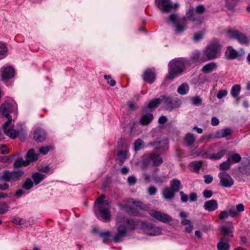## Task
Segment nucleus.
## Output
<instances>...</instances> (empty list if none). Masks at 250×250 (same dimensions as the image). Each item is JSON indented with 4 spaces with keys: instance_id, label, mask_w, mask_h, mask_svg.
<instances>
[{
    "instance_id": "obj_54",
    "label": "nucleus",
    "mask_w": 250,
    "mask_h": 250,
    "mask_svg": "<svg viewBox=\"0 0 250 250\" xmlns=\"http://www.w3.org/2000/svg\"><path fill=\"white\" fill-rule=\"evenodd\" d=\"M192 103L195 105H199L201 104V99L199 97H193L191 99Z\"/></svg>"
},
{
    "instance_id": "obj_23",
    "label": "nucleus",
    "mask_w": 250,
    "mask_h": 250,
    "mask_svg": "<svg viewBox=\"0 0 250 250\" xmlns=\"http://www.w3.org/2000/svg\"><path fill=\"white\" fill-rule=\"evenodd\" d=\"M217 68V64L214 62H211L204 65L202 71L205 73H209L216 70Z\"/></svg>"
},
{
    "instance_id": "obj_63",
    "label": "nucleus",
    "mask_w": 250,
    "mask_h": 250,
    "mask_svg": "<svg viewBox=\"0 0 250 250\" xmlns=\"http://www.w3.org/2000/svg\"><path fill=\"white\" fill-rule=\"evenodd\" d=\"M197 198V196L196 193L195 192H192L189 195V201L190 202H195Z\"/></svg>"
},
{
    "instance_id": "obj_52",
    "label": "nucleus",
    "mask_w": 250,
    "mask_h": 250,
    "mask_svg": "<svg viewBox=\"0 0 250 250\" xmlns=\"http://www.w3.org/2000/svg\"><path fill=\"white\" fill-rule=\"evenodd\" d=\"M51 146H42L39 148V151L41 154H47L49 151L51 149Z\"/></svg>"
},
{
    "instance_id": "obj_38",
    "label": "nucleus",
    "mask_w": 250,
    "mask_h": 250,
    "mask_svg": "<svg viewBox=\"0 0 250 250\" xmlns=\"http://www.w3.org/2000/svg\"><path fill=\"white\" fill-rule=\"evenodd\" d=\"M127 151H120L117 154L118 159L123 163L125 160L127 158Z\"/></svg>"
},
{
    "instance_id": "obj_33",
    "label": "nucleus",
    "mask_w": 250,
    "mask_h": 250,
    "mask_svg": "<svg viewBox=\"0 0 250 250\" xmlns=\"http://www.w3.org/2000/svg\"><path fill=\"white\" fill-rule=\"evenodd\" d=\"M45 178V175L39 172L33 173L32 178L35 185L39 184Z\"/></svg>"
},
{
    "instance_id": "obj_21",
    "label": "nucleus",
    "mask_w": 250,
    "mask_h": 250,
    "mask_svg": "<svg viewBox=\"0 0 250 250\" xmlns=\"http://www.w3.org/2000/svg\"><path fill=\"white\" fill-rule=\"evenodd\" d=\"M155 79V75L153 71L150 69H147L144 72L143 79L146 82L152 83L154 82Z\"/></svg>"
},
{
    "instance_id": "obj_8",
    "label": "nucleus",
    "mask_w": 250,
    "mask_h": 250,
    "mask_svg": "<svg viewBox=\"0 0 250 250\" xmlns=\"http://www.w3.org/2000/svg\"><path fill=\"white\" fill-rule=\"evenodd\" d=\"M27 160H23L22 159H17L14 164L15 168L21 167H25L28 165L30 162L36 161L38 158V155L36 154L33 149H30L27 153Z\"/></svg>"
},
{
    "instance_id": "obj_30",
    "label": "nucleus",
    "mask_w": 250,
    "mask_h": 250,
    "mask_svg": "<svg viewBox=\"0 0 250 250\" xmlns=\"http://www.w3.org/2000/svg\"><path fill=\"white\" fill-rule=\"evenodd\" d=\"M232 131L229 128H224L216 132V137L217 138H223L230 135Z\"/></svg>"
},
{
    "instance_id": "obj_50",
    "label": "nucleus",
    "mask_w": 250,
    "mask_h": 250,
    "mask_svg": "<svg viewBox=\"0 0 250 250\" xmlns=\"http://www.w3.org/2000/svg\"><path fill=\"white\" fill-rule=\"evenodd\" d=\"M14 155L5 156L0 158V161L4 163H10L12 161Z\"/></svg>"
},
{
    "instance_id": "obj_14",
    "label": "nucleus",
    "mask_w": 250,
    "mask_h": 250,
    "mask_svg": "<svg viewBox=\"0 0 250 250\" xmlns=\"http://www.w3.org/2000/svg\"><path fill=\"white\" fill-rule=\"evenodd\" d=\"M149 214L153 218L164 223H167L173 220L172 218L167 214L155 210H151Z\"/></svg>"
},
{
    "instance_id": "obj_40",
    "label": "nucleus",
    "mask_w": 250,
    "mask_h": 250,
    "mask_svg": "<svg viewBox=\"0 0 250 250\" xmlns=\"http://www.w3.org/2000/svg\"><path fill=\"white\" fill-rule=\"evenodd\" d=\"M185 141L188 146L192 145L195 141L194 135L190 133H188L185 136Z\"/></svg>"
},
{
    "instance_id": "obj_11",
    "label": "nucleus",
    "mask_w": 250,
    "mask_h": 250,
    "mask_svg": "<svg viewBox=\"0 0 250 250\" xmlns=\"http://www.w3.org/2000/svg\"><path fill=\"white\" fill-rule=\"evenodd\" d=\"M158 7L164 12H169L179 7V4L172 3L170 0H155Z\"/></svg>"
},
{
    "instance_id": "obj_53",
    "label": "nucleus",
    "mask_w": 250,
    "mask_h": 250,
    "mask_svg": "<svg viewBox=\"0 0 250 250\" xmlns=\"http://www.w3.org/2000/svg\"><path fill=\"white\" fill-rule=\"evenodd\" d=\"M38 170L42 172L49 173L50 170V168L48 166H40L38 167Z\"/></svg>"
},
{
    "instance_id": "obj_25",
    "label": "nucleus",
    "mask_w": 250,
    "mask_h": 250,
    "mask_svg": "<svg viewBox=\"0 0 250 250\" xmlns=\"http://www.w3.org/2000/svg\"><path fill=\"white\" fill-rule=\"evenodd\" d=\"M163 101H164L163 98L162 99L160 98H157L153 100L148 104L147 106L144 108V112H145V111L147 109H149L150 111H151L152 110L157 107Z\"/></svg>"
},
{
    "instance_id": "obj_10",
    "label": "nucleus",
    "mask_w": 250,
    "mask_h": 250,
    "mask_svg": "<svg viewBox=\"0 0 250 250\" xmlns=\"http://www.w3.org/2000/svg\"><path fill=\"white\" fill-rule=\"evenodd\" d=\"M117 221L118 224H122L126 225V228L128 229L134 230L136 227L139 225L140 221L136 219L127 218L121 214H119L117 218Z\"/></svg>"
},
{
    "instance_id": "obj_24",
    "label": "nucleus",
    "mask_w": 250,
    "mask_h": 250,
    "mask_svg": "<svg viewBox=\"0 0 250 250\" xmlns=\"http://www.w3.org/2000/svg\"><path fill=\"white\" fill-rule=\"evenodd\" d=\"M153 119V115L151 113H143L140 123L142 125H146L150 123Z\"/></svg>"
},
{
    "instance_id": "obj_39",
    "label": "nucleus",
    "mask_w": 250,
    "mask_h": 250,
    "mask_svg": "<svg viewBox=\"0 0 250 250\" xmlns=\"http://www.w3.org/2000/svg\"><path fill=\"white\" fill-rule=\"evenodd\" d=\"M99 235L101 237L103 238V241L105 243L110 239V233L109 231L100 232Z\"/></svg>"
},
{
    "instance_id": "obj_42",
    "label": "nucleus",
    "mask_w": 250,
    "mask_h": 250,
    "mask_svg": "<svg viewBox=\"0 0 250 250\" xmlns=\"http://www.w3.org/2000/svg\"><path fill=\"white\" fill-rule=\"evenodd\" d=\"M144 142L140 139H137L134 143V150L138 151L144 147Z\"/></svg>"
},
{
    "instance_id": "obj_46",
    "label": "nucleus",
    "mask_w": 250,
    "mask_h": 250,
    "mask_svg": "<svg viewBox=\"0 0 250 250\" xmlns=\"http://www.w3.org/2000/svg\"><path fill=\"white\" fill-rule=\"evenodd\" d=\"M205 32V30L204 29L202 31L196 33L194 34L193 40L195 42H198L203 38L204 34Z\"/></svg>"
},
{
    "instance_id": "obj_57",
    "label": "nucleus",
    "mask_w": 250,
    "mask_h": 250,
    "mask_svg": "<svg viewBox=\"0 0 250 250\" xmlns=\"http://www.w3.org/2000/svg\"><path fill=\"white\" fill-rule=\"evenodd\" d=\"M199 152L197 153V155H201L204 156H205L208 152L205 146L202 147L200 149L198 150Z\"/></svg>"
},
{
    "instance_id": "obj_60",
    "label": "nucleus",
    "mask_w": 250,
    "mask_h": 250,
    "mask_svg": "<svg viewBox=\"0 0 250 250\" xmlns=\"http://www.w3.org/2000/svg\"><path fill=\"white\" fill-rule=\"evenodd\" d=\"M180 195L181 201L183 202H186L188 200V196L185 194L183 191L180 192Z\"/></svg>"
},
{
    "instance_id": "obj_18",
    "label": "nucleus",
    "mask_w": 250,
    "mask_h": 250,
    "mask_svg": "<svg viewBox=\"0 0 250 250\" xmlns=\"http://www.w3.org/2000/svg\"><path fill=\"white\" fill-rule=\"evenodd\" d=\"M117 229V232L114 237V241L115 242H120L122 238L125 236L127 234V229L125 226L122 224H119Z\"/></svg>"
},
{
    "instance_id": "obj_29",
    "label": "nucleus",
    "mask_w": 250,
    "mask_h": 250,
    "mask_svg": "<svg viewBox=\"0 0 250 250\" xmlns=\"http://www.w3.org/2000/svg\"><path fill=\"white\" fill-rule=\"evenodd\" d=\"M181 186V182L177 179H173L170 181V188L175 192L179 190Z\"/></svg>"
},
{
    "instance_id": "obj_32",
    "label": "nucleus",
    "mask_w": 250,
    "mask_h": 250,
    "mask_svg": "<svg viewBox=\"0 0 250 250\" xmlns=\"http://www.w3.org/2000/svg\"><path fill=\"white\" fill-rule=\"evenodd\" d=\"M152 178L155 183L161 184L166 182L169 177L168 175L158 176L154 173L152 175Z\"/></svg>"
},
{
    "instance_id": "obj_9",
    "label": "nucleus",
    "mask_w": 250,
    "mask_h": 250,
    "mask_svg": "<svg viewBox=\"0 0 250 250\" xmlns=\"http://www.w3.org/2000/svg\"><path fill=\"white\" fill-rule=\"evenodd\" d=\"M109 204H97L94 206V210L96 214L98 211L101 215V219L105 222L110 220V212L109 211Z\"/></svg>"
},
{
    "instance_id": "obj_45",
    "label": "nucleus",
    "mask_w": 250,
    "mask_h": 250,
    "mask_svg": "<svg viewBox=\"0 0 250 250\" xmlns=\"http://www.w3.org/2000/svg\"><path fill=\"white\" fill-rule=\"evenodd\" d=\"M231 165V162H230L228 159L227 160L221 163L220 165V169L221 170H227L229 168Z\"/></svg>"
},
{
    "instance_id": "obj_20",
    "label": "nucleus",
    "mask_w": 250,
    "mask_h": 250,
    "mask_svg": "<svg viewBox=\"0 0 250 250\" xmlns=\"http://www.w3.org/2000/svg\"><path fill=\"white\" fill-rule=\"evenodd\" d=\"M33 136L35 141L42 142L44 140L46 133L44 130L41 128H37L34 131Z\"/></svg>"
},
{
    "instance_id": "obj_1",
    "label": "nucleus",
    "mask_w": 250,
    "mask_h": 250,
    "mask_svg": "<svg viewBox=\"0 0 250 250\" xmlns=\"http://www.w3.org/2000/svg\"><path fill=\"white\" fill-rule=\"evenodd\" d=\"M17 110V104L13 100H9L1 106L0 110L2 115L8 119L2 126L4 133L11 138H15L19 133L20 130L14 128L12 125V119L10 113Z\"/></svg>"
},
{
    "instance_id": "obj_37",
    "label": "nucleus",
    "mask_w": 250,
    "mask_h": 250,
    "mask_svg": "<svg viewBox=\"0 0 250 250\" xmlns=\"http://www.w3.org/2000/svg\"><path fill=\"white\" fill-rule=\"evenodd\" d=\"M240 85L239 84H235L232 86L231 90V94L232 97L236 98L240 93Z\"/></svg>"
},
{
    "instance_id": "obj_34",
    "label": "nucleus",
    "mask_w": 250,
    "mask_h": 250,
    "mask_svg": "<svg viewBox=\"0 0 250 250\" xmlns=\"http://www.w3.org/2000/svg\"><path fill=\"white\" fill-rule=\"evenodd\" d=\"M228 159L231 162V164H233L239 162L241 160V157L238 153H234L230 154Z\"/></svg>"
},
{
    "instance_id": "obj_51",
    "label": "nucleus",
    "mask_w": 250,
    "mask_h": 250,
    "mask_svg": "<svg viewBox=\"0 0 250 250\" xmlns=\"http://www.w3.org/2000/svg\"><path fill=\"white\" fill-rule=\"evenodd\" d=\"M228 94V91L226 89H221L219 90L217 94V97L218 99H220L223 97H224L227 96Z\"/></svg>"
},
{
    "instance_id": "obj_36",
    "label": "nucleus",
    "mask_w": 250,
    "mask_h": 250,
    "mask_svg": "<svg viewBox=\"0 0 250 250\" xmlns=\"http://www.w3.org/2000/svg\"><path fill=\"white\" fill-rule=\"evenodd\" d=\"M188 85L186 83H183L178 87L177 91L181 95H184L188 92Z\"/></svg>"
},
{
    "instance_id": "obj_13",
    "label": "nucleus",
    "mask_w": 250,
    "mask_h": 250,
    "mask_svg": "<svg viewBox=\"0 0 250 250\" xmlns=\"http://www.w3.org/2000/svg\"><path fill=\"white\" fill-rule=\"evenodd\" d=\"M141 228L145 232L150 235H156L161 233L160 228L155 226L150 223H141Z\"/></svg>"
},
{
    "instance_id": "obj_22",
    "label": "nucleus",
    "mask_w": 250,
    "mask_h": 250,
    "mask_svg": "<svg viewBox=\"0 0 250 250\" xmlns=\"http://www.w3.org/2000/svg\"><path fill=\"white\" fill-rule=\"evenodd\" d=\"M175 192L169 187H167L162 191L163 197L167 200L172 199L175 196Z\"/></svg>"
},
{
    "instance_id": "obj_16",
    "label": "nucleus",
    "mask_w": 250,
    "mask_h": 250,
    "mask_svg": "<svg viewBox=\"0 0 250 250\" xmlns=\"http://www.w3.org/2000/svg\"><path fill=\"white\" fill-rule=\"evenodd\" d=\"M218 176L220 180V184L222 186L225 187L229 188L233 185V180L231 176L226 172L219 173Z\"/></svg>"
},
{
    "instance_id": "obj_64",
    "label": "nucleus",
    "mask_w": 250,
    "mask_h": 250,
    "mask_svg": "<svg viewBox=\"0 0 250 250\" xmlns=\"http://www.w3.org/2000/svg\"><path fill=\"white\" fill-rule=\"evenodd\" d=\"M0 151L2 154H6L9 152L8 148L5 145H2L0 146Z\"/></svg>"
},
{
    "instance_id": "obj_47",
    "label": "nucleus",
    "mask_w": 250,
    "mask_h": 250,
    "mask_svg": "<svg viewBox=\"0 0 250 250\" xmlns=\"http://www.w3.org/2000/svg\"><path fill=\"white\" fill-rule=\"evenodd\" d=\"M33 186V182L30 179H27L22 186V188L25 189H29Z\"/></svg>"
},
{
    "instance_id": "obj_48",
    "label": "nucleus",
    "mask_w": 250,
    "mask_h": 250,
    "mask_svg": "<svg viewBox=\"0 0 250 250\" xmlns=\"http://www.w3.org/2000/svg\"><path fill=\"white\" fill-rule=\"evenodd\" d=\"M204 208L209 211H212L217 208V204H204Z\"/></svg>"
},
{
    "instance_id": "obj_12",
    "label": "nucleus",
    "mask_w": 250,
    "mask_h": 250,
    "mask_svg": "<svg viewBox=\"0 0 250 250\" xmlns=\"http://www.w3.org/2000/svg\"><path fill=\"white\" fill-rule=\"evenodd\" d=\"M23 174V172L21 170L10 171L5 170L3 171L0 178L6 181H15L19 180Z\"/></svg>"
},
{
    "instance_id": "obj_28",
    "label": "nucleus",
    "mask_w": 250,
    "mask_h": 250,
    "mask_svg": "<svg viewBox=\"0 0 250 250\" xmlns=\"http://www.w3.org/2000/svg\"><path fill=\"white\" fill-rule=\"evenodd\" d=\"M227 58L234 59L238 57V52L231 46H229L225 53Z\"/></svg>"
},
{
    "instance_id": "obj_59",
    "label": "nucleus",
    "mask_w": 250,
    "mask_h": 250,
    "mask_svg": "<svg viewBox=\"0 0 250 250\" xmlns=\"http://www.w3.org/2000/svg\"><path fill=\"white\" fill-rule=\"evenodd\" d=\"M205 179V182L206 184H210L213 180V177L210 175H206L204 176Z\"/></svg>"
},
{
    "instance_id": "obj_17",
    "label": "nucleus",
    "mask_w": 250,
    "mask_h": 250,
    "mask_svg": "<svg viewBox=\"0 0 250 250\" xmlns=\"http://www.w3.org/2000/svg\"><path fill=\"white\" fill-rule=\"evenodd\" d=\"M163 100L165 101L166 106L168 109H172L179 107L181 102L180 100L177 98L171 99L170 98H167L165 96L163 97Z\"/></svg>"
},
{
    "instance_id": "obj_3",
    "label": "nucleus",
    "mask_w": 250,
    "mask_h": 250,
    "mask_svg": "<svg viewBox=\"0 0 250 250\" xmlns=\"http://www.w3.org/2000/svg\"><path fill=\"white\" fill-rule=\"evenodd\" d=\"M168 74L166 80H172L174 78L182 73L185 67V63L183 59H175L168 63Z\"/></svg>"
},
{
    "instance_id": "obj_15",
    "label": "nucleus",
    "mask_w": 250,
    "mask_h": 250,
    "mask_svg": "<svg viewBox=\"0 0 250 250\" xmlns=\"http://www.w3.org/2000/svg\"><path fill=\"white\" fill-rule=\"evenodd\" d=\"M2 81L8 85V80L13 78L15 75V70L12 66H3L1 68Z\"/></svg>"
},
{
    "instance_id": "obj_61",
    "label": "nucleus",
    "mask_w": 250,
    "mask_h": 250,
    "mask_svg": "<svg viewBox=\"0 0 250 250\" xmlns=\"http://www.w3.org/2000/svg\"><path fill=\"white\" fill-rule=\"evenodd\" d=\"M21 220L22 219L19 217H13L12 222L16 225H21Z\"/></svg>"
},
{
    "instance_id": "obj_5",
    "label": "nucleus",
    "mask_w": 250,
    "mask_h": 250,
    "mask_svg": "<svg viewBox=\"0 0 250 250\" xmlns=\"http://www.w3.org/2000/svg\"><path fill=\"white\" fill-rule=\"evenodd\" d=\"M226 35L228 38L236 40L241 44H247L250 42V35H246L230 28L226 29Z\"/></svg>"
},
{
    "instance_id": "obj_31",
    "label": "nucleus",
    "mask_w": 250,
    "mask_h": 250,
    "mask_svg": "<svg viewBox=\"0 0 250 250\" xmlns=\"http://www.w3.org/2000/svg\"><path fill=\"white\" fill-rule=\"evenodd\" d=\"M227 150L223 149L220 150L216 154H213L208 156V158L213 160H217L220 159L226 153Z\"/></svg>"
},
{
    "instance_id": "obj_43",
    "label": "nucleus",
    "mask_w": 250,
    "mask_h": 250,
    "mask_svg": "<svg viewBox=\"0 0 250 250\" xmlns=\"http://www.w3.org/2000/svg\"><path fill=\"white\" fill-rule=\"evenodd\" d=\"M232 231L233 227L227 228L226 226H223L221 230V233L225 235V236H226V235H229V234H231Z\"/></svg>"
},
{
    "instance_id": "obj_58",
    "label": "nucleus",
    "mask_w": 250,
    "mask_h": 250,
    "mask_svg": "<svg viewBox=\"0 0 250 250\" xmlns=\"http://www.w3.org/2000/svg\"><path fill=\"white\" fill-rule=\"evenodd\" d=\"M105 196L104 194L101 195L99 198L96 199L94 203H105Z\"/></svg>"
},
{
    "instance_id": "obj_41",
    "label": "nucleus",
    "mask_w": 250,
    "mask_h": 250,
    "mask_svg": "<svg viewBox=\"0 0 250 250\" xmlns=\"http://www.w3.org/2000/svg\"><path fill=\"white\" fill-rule=\"evenodd\" d=\"M7 52V48L6 45L4 43L0 42V55L1 57L0 59H2L6 57Z\"/></svg>"
},
{
    "instance_id": "obj_7",
    "label": "nucleus",
    "mask_w": 250,
    "mask_h": 250,
    "mask_svg": "<svg viewBox=\"0 0 250 250\" xmlns=\"http://www.w3.org/2000/svg\"><path fill=\"white\" fill-rule=\"evenodd\" d=\"M205 11V7L203 5H199L196 6L195 12L193 13V9H189L187 14V19L190 21L196 22L197 24H201L202 23V18L200 15L202 14Z\"/></svg>"
},
{
    "instance_id": "obj_26",
    "label": "nucleus",
    "mask_w": 250,
    "mask_h": 250,
    "mask_svg": "<svg viewBox=\"0 0 250 250\" xmlns=\"http://www.w3.org/2000/svg\"><path fill=\"white\" fill-rule=\"evenodd\" d=\"M236 210L234 208H230L229 210V215L232 217H235L239 215L238 212H241L244 210L243 204H238L236 206Z\"/></svg>"
},
{
    "instance_id": "obj_62",
    "label": "nucleus",
    "mask_w": 250,
    "mask_h": 250,
    "mask_svg": "<svg viewBox=\"0 0 250 250\" xmlns=\"http://www.w3.org/2000/svg\"><path fill=\"white\" fill-rule=\"evenodd\" d=\"M229 217V214L226 211H222L219 215L220 219H226Z\"/></svg>"
},
{
    "instance_id": "obj_44",
    "label": "nucleus",
    "mask_w": 250,
    "mask_h": 250,
    "mask_svg": "<svg viewBox=\"0 0 250 250\" xmlns=\"http://www.w3.org/2000/svg\"><path fill=\"white\" fill-rule=\"evenodd\" d=\"M200 56V52L198 51H195L193 53L192 58L195 61H200L203 62L206 60V59L204 58V56L203 57H201Z\"/></svg>"
},
{
    "instance_id": "obj_27",
    "label": "nucleus",
    "mask_w": 250,
    "mask_h": 250,
    "mask_svg": "<svg viewBox=\"0 0 250 250\" xmlns=\"http://www.w3.org/2000/svg\"><path fill=\"white\" fill-rule=\"evenodd\" d=\"M121 205V207L124 210L127 212L128 214L131 215L136 216L138 214V211L136 208L134 207L127 206V204H125V206H124L122 204H120Z\"/></svg>"
},
{
    "instance_id": "obj_2",
    "label": "nucleus",
    "mask_w": 250,
    "mask_h": 250,
    "mask_svg": "<svg viewBox=\"0 0 250 250\" xmlns=\"http://www.w3.org/2000/svg\"><path fill=\"white\" fill-rule=\"evenodd\" d=\"M152 146L155 150L145 156L142 164L143 167H146L151 162L153 163L154 166H158L162 163L163 159L159 155L168 149V140L166 139L157 140L152 144Z\"/></svg>"
},
{
    "instance_id": "obj_19",
    "label": "nucleus",
    "mask_w": 250,
    "mask_h": 250,
    "mask_svg": "<svg viewBox=\"0 0 250 250\" xmlns=\"http://www.w3.org/2000/svg\"><path fill=\"white\" fill-rule=\"evenodd\" d=\"M229 241V239L227 236L221 237L220 242L217 244L218 250H229L230 248Z\"/></svg>"
},
{
    "instance_id": "obj_6",
    "label": "nucleus",
    "mask_w": 250,
    "mask_h": 250,
    "mask_svg": "<svg viewBox=\"0 0 250 250\" xmlns=\"http://www.w3.org/2000/svg\"><path fill=\"white\" fill-rule=\"evenodd\" d=\"M169 20L173 24L175 32L179 34L183 32L189 23L187 18L184 17L179 19L175 14H171L169 16Z\"/></svg>"
},
{
    "instance_id": "obj_55",
    "label": "nucleus",
    "mask_w": 250,
    "mask_h": 250,
    "mask_svg": "<svg viewBox=\"0 0 250 250\" xmlns=\"http://www.w3.org/2000/svg\"><path fill=\"white\" fill-rule=\"evenodd\" d=\"M137 181V179L135 177L133 176H130L127 178V182L130 185H134Z\"/></svg>"
},
{
    "instance_id": "obj_35",
    "label": "nucleus",
    "mask_w": 250,
    "mask_h": 250,
    "mask_svg": "<svg viewBox=\"0 0 250 250\" xmlns=\"http://www.w3.org/2000/svg\"><path fill=\"white\" fill-rule=\"evenodd\" d=\"M189 167H193V170L195 172L198 173L202 167V163L201 161H193L189 164Z\"/></svg>"
},
{
    "instance_id": "obj_4",
    "label": "nucleus",
    "mask_w": 250,
    "mask_h": 250,
    "mask_svg": "<svg viewBox=\"0 0 250 250\" xmlns=\"http://www.w3.org/2000/svg\"><path fill=\"white\" fill-rule=\"evenodd\" d=\"M222 46L217 40H212L206 49L203 51V55L206 60H211L214 59L219 56V53Z\"/></svg>"
},
{
    "instance_id": "obj_56",
    "label": "nucleus",
    "mask_w": 250,
    "mask_h": 250,
    "mask_svg": "<svg viewBox=\"0 0 250 250\" xmlns=\"http://www.w3.org/2000/svg\"><path fill=\"white\" fill-rule=\"evenodd\" d=\"M157 191V189L154 186H150L148 189V192L149 195H154Z\"/></svg>"
},
{
    "instance_id": "obj_49",
    "label": "nucleus",
    "mask_w": 250,
    "mask_h": 250,
    "mask_svg": "<svg viewBox=\"0 0 250 250\" xmlns=\"http://www.w3.org/2000/svg\"><path fill=\"white\" fill-rule=\"evenodd\" d=\"M10 207L8 204H0V214H3L7 212Z\"/></svg>"
}]
</instances>
